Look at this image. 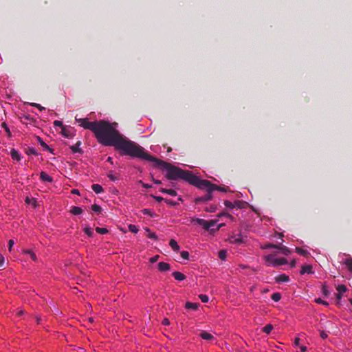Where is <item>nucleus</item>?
<instances>
[{
  "mask_svg": "<svg viewBox=\"0 0 352 352\" xmlns=\"http://www.w3.org/2000/svg\"><path fill=\"white\" fill-rule=\"evenodd\" d=\"M93 132L100 144L114 146L116 150L121 151L124 155L131 157H138L143 148L135 142L121 135L113 125L107 121H97Z\"/></svg>",
  "mask_w": 352,
  "mask_h": 352,
  "instance_id": "obj_1",
  "label": "nucleus"
},
{
  "mask_svg": "<svg viewBox=\"0 0 352 352\" xmlns=\"http://www.w3.org/2000/svg\"><path fill=\"white\" fill-rule=\"evenodd\" d=\"M137 158L155 162V165L156 166H161L163 169L166 170L167 173L166 177L169 180H177L180 179L197 187L200 179L197 176L193 175L189 170H182L179 167L175 166L168 162L151 155L149 153L146 152L144 148L142 149L140 155H138Z\"/></svg>",
  "mask_w": 352,
  "mask_h": 352,
  "instance_id": "obj_2",
  "label": "nucleus"
},
{
  "mask_svg": "<svg viewBox=\"0 0 352 352\" xmlns=\"http://www.w3.org/2000/svg\"><path fill=\"white\" fill-rule=\"evenodd\" d=\"M265 260L266 262V265L267 266H279L282 265H285L287 263V261L285 258H277L275 257L274 254H269L265 256Z\"/></svg>",
  "mask_w": 352,
  "mask_h": 352,
  "instance_id": "obj_3",
  "label": "nucleus"
},
{
  "mask_svg": "<svg viewBox=\"0 0 352 352\" xmlns=\"http://www.w3.org/2000/svg\"><path fill=\"white\" fill-rule=\"evenodd\" d=\"M206 187H210V190L212 192L214 190H219L221 192H228L230 190L229 187L228 186H219L215 184H212L210 183V182L208 180H202L199 179V184L197 185V188H206Z\"/></svg>",
  "mask_w": 352,
  "mask_h": 352,
  "instance_id": "obj_4",
  "label": "nucleus"
},
{
  "mask_svg": "<svg viewBox=\"0 0 352 352\" xmlns=\"http://www.w3.org/2000/svg\"><path fill=\"white\" fill-rule=\"evenodd\" d=\"M77 122L79 123V125L83 127L85 129H89L94 131L95 126L97 124V121L95 122H89L87 118H80L76 119Z\"/></svg>",
  "mask_w": 352,
  "mask_h": 352,
  "instance_id": "obj_5",
  "label": "nucleus"
},
{
  "mask_svg": "<svg viewBox=\"0 0 352 352\" xmlns=\"http://www.w3.org/2000/svg\"><path fill=\"white\" fill-rule=\"evenodd\" d=\"M199 188L200 189H203V190H206L207 192L204 196L197 197L195 199V203L196 204H199V203H201V202H206V201H209V200H210L212 199V191L210 190V187Z\"/></svg>",
  "mask_w": 352,
  "mask_h": 352,
  "instance_id": "obj_6",
  "label": "nucleus"
},
{
  "mask_svg": "<svg viewBox=\"0 0 352 352\" xmlns=\"http://www.w3.org/2000/svg\"><path fill=\"white\" fill-rule=\"evenodd\" d=\"M336 289L338 291V293L336 294V300H337L336 304L338 306H340V305H341L340 300L342 299V294L346 292L347 288L344 285H339L337 286Z\"/></svg>",
  "mask_w": 352,
  "mask_h": 352,
  "instance_id": "obj_7",
  "label": "nucleus"
},
{
  "mask_svg": "<svg viewBox=\"0 0 352 352\" xmlns=\"http://www.w3.org/2000/svg\"><path fill=\"white\" fill-rule=\"evenodd\" d=\"M21 253L24 255H28L31 260L34 262L38 261V257L33 250L23 248L21 250Z\"/></svg>",
  "mask_w": 352,
  "mask_h": 352,
  "instance_id": "obj_8",
  "label": "nucleus"
},
{
  "mask_svg": "<svg viewBox=\"0 0 352 352\" xmlns=\"http://www.w3.org/2000/svg\"><path fill=\"white\" fill-rule=\"evenodd\" d=\"M54 126L57 133H60L63 134L64 136H66L65 128L61 121L55 120L54 122Z\"/></svg>",
  "mask_w": 352,
  "mask_h": 352,
  "instance_id": "obj_9",
  "label": "nucleus"
},
{
  "mask_svg": "<svg viewBox=\"0 0 352 352\" xmlns=\"http://www.w3.org/2000/svg\"><path fill=\"white\" fill-rule=\"evenodd\" d=\"M25 202L28 205H30L33 208H36L38 206L37 200L34 197H26Z\"/></svg>",
  "mask_w": 352,
  "mask_h": 352,
  "instance_id": "obj_10",
  "label": "nucleus"
},
{
  "mask_svg": "<svg viewBox=\"0 0 352 352\" xmlns=\"http://www.w3.org/2000/svg\"><path fill=\"white\" fill-rule=\"evenodd\" d=\"M198 335L200 338H201L202 339H204L205 340L210 341V340H212L214 339V336L211 333H210L206 331H200V332Z\"/></svg>",
  "mask_w": 352,
  "mask_h": 352,
  "instance_id": "obj_11",
  "label": "nucleus"
},
{
  "mask_svg": "<svg viewBox=\"0 0 352 352\" xmlns=\"http://www.w3.org/2000/svg\"><path fill=\"white\" fill-rule=\"evenodd\" d=\"M190 222L193 223H196L199 226H201L206 230L207 221H206L203 219L193 217V218H191Z\"/></svg>",
  "mask_w": 352,
  "mask_h": 352,
  "instance_id": "obj_12",
  "label": "nucleus"
},
{
  "mask_svg": "<svg viewBox=\"0 0 352 352\" xmlns=\"http://www.w3.org/2000/svg\"><path fill=\"white\" fill-rule=\"evenodd\" d=\"M157 268H158L159 271H160L162 272H167V271L170 270V265L168 263H165V262H160L157 264Z\"/></svg>",
  "mask_w": 352,
  "mask_h": 352,
  "instance_id": "obj_13",
  "label": "nucleus"
},
{
  "mask_svg": "<svg viewBox=\"0 0 352 352\" xmlns=\"http://www.w3.org/2000/svg\"><path fill=\"white\" fill-rule=\"evenodd\" d=\"M81 142L78 141L74 145L70 146V149L73 153H82V149L80 148Z\"/></svg>",
  "mask_w": 352,
  "mask_h": 352,
  "instance_id": "obj_14",
  "label": "nucleus"
},
{
  "mask_svg": "<svg viewBox=\"0 0 352 352\" xmlns=\"http://www.w3.org/2000/svg\"><path fill=\"white\" fill-rule=\"evenodd\" d=\"M314 272L312 271V266L310 265H303L302 266L300 274H313Z\"/></svg>",
  "mask_w": 352,
  "mask_h": 352,
  "instance_id": "obj_15",
  "label": "nucleus"
},
{
  "mask_svg": "<svg viewBox=\"0 0 352 352\" xmlns=\"http://www.w3.org/2000/svg\"><path fill=\"white\" fill-rule=\"evenodd\" d=\"M276 249L279 250L280 252L285 255H288L291 253L290 250L282 244H278Z\"/></svg>",
  "mask_w": 352,
  "mask_h": 352,
  "instance_id": "obj_16",
  "label": "nucleus"
},
{
  "mask_svg": "<svg viewBox=\"0 0 352 352\" xmlns=\"http://www.w3.org/2000/svg\"><path fill=\"white\" fill-rule=\"evenodd\" d=\"M173 276L179 281H182L186 279V276L179 272H174L172 274Z\"/></svg>",
  "mask_w": 352,
  "mask_h": 352,
  "instance_id": "obj_17",
  "label": "nucleus"
},
{
  "mask_svg": "<svg viewBox=\"0 0 352 352\" xmlns=\"http://www.w3.org/2000/svg\"><path fill=\"white\" fill-rule=\"evenodd\" d=\"M40 178L43 182H52L53 179L51 176L48 175L46 173L42 171L40 174Z\"/></svg>",
  "mask_w": 352,
  "mask_h": 352,
  "instance_id": "obj_18",
  "label": "nucleus"
},
{
  "mask_svg": "<svg viewBox=\"0 0 352 352\" xmlns=\"http://www.w3.org/2000/svg\"><path fill=\"white\" fill-rule=\"evenodd\" d=\"M276 282L283 283L288 282L289 280V276L286 274H280L275 278Z\"/></svg>",
  "mask_w": 352,
  "mask_h": 352,
  "instance_id": "obj_19",
  "label": "nucleus"
},
{
  "mask_svg": "<svg viewBox=\"0 0 352 352\" xmlns=\"http://www.w3.org/2000/svg\"><path fill=\"white\" fill-rule=\"evenodd\" d=\"M240 204L241 202L240 201H235V203H232L231 201H224V205L227 207V208H234L235 206H237L239 208L241 207L240 206Z\"/></svg>",
  "mask_w": 352,
  "mask_h": 352,
  "instance_id": "obj_20",
  "label": "nucleus"
},
{
  "mask_svg": "<svg viewBox=\"0 0 352 352\" xmlns=\"http://www.w3.org/2000/svg\"><path fill=\"white\" fill-rule=\"evenodd\" d=\"M10 154H11V157H12V160H16V161H20V160H21L20 155L14 148H12L11 150Z\"/></svg>",
  "mask_w": 352,
  "mask_h": 352,
  "instance_id": "obj_21",
  "label": "nucleus"
},
{
  "mask_svg": "<svg viewBox=\"0 0 352 352\" xmlns=\"http://www.w3.org/2000/svg\"><path fill=\"white\" fill-rule=\"evenodd\" d=\"M91 189L97 194L101 193L104 191L103 188L99 184H93Z\"/></svg>",
  "mask_w": 352,
  "mask_h": 352,
  "instance_id": "obj_22",
  "label": "nucleus"
},
{
  "mask_svg": "<svg viewBox=\"0 0 352 352\" xmlns=\"http://www.w3.org/2000/svg\"><path fill=\"white\" fill-rule=\"evenodd\" d=\"M169 245L175 252L179 251V246L178 245V244L175 240L170 239V241L169 242Z\"/></svg>",
  "mask_w": 352,
  "mask_h": 352,
  "instance_id": "obj_23",
  "label": "nucleus"
},
{
  "mask_svg": "<svg viewBox=\"0 0 352 352\" xmlns=\"http://www.w3.org/2000/svg\"><path fill=\"white\" fill-rule=\"evenodd\" d=\"M160 191L162 193H166V194L170 195L171 196H176L177 195V192L173 189L161 188Z\"/></svg>",
  "mask_w": 352,
  "mask_h": 352,
  "instance_id": "obj_24",
  "label": "nucleus"
},
{
  "mask_svg": "<svg viewBox=\"0 0 352 352\" xmlns=\"http://www.w3.org/2000/svg\"><path fill=\"white\" fill-rule=\"evenodd\" d=\"M82 210L80 207L73 206L71 208L70 212L74 215L80 214Z\"/></svg>",
  "mask_w": 352,
  "mask_h": 352,
  "instance_id": "obj_25",
  "label": "nucleus"
},
{
  "mask_svg": "<svg viewBox=\"0 0 352 352\" xmlns=\"http://www.w3.org/2000/svg\"><path fill=\"white\" fill-rule=\"evenodd\" d=\"M185 307L188 309L196 310L198 308V304L187 302L185 305Z\"/></svg>",
  "mask_w": 352,
  "mask_h": 352,
  "instance_id": "obj_26",
  "label": "nucleus"
},
{
  "mask_svg": "<svg viewBox=\"0 0 352 352\" xmlns=\"http://www.w3.org/2000/svg\"><path fill=\"white\" fill-rule=\"evenodd\" d=\"M230 242L231 243L240 244V243H243V239L240 236H239V237L232 236L230 239Z\"/></svg>",
  "mask_w": 352,
  "mask_h": 352,
  "instance_id": "obj_27",
  "label": "nucleus"
},
{
  "mask_svg": "<svg viewBox=\"0 0 352 352\" xmlns=\"http://www.w3.org/2000/svg\"><path fill=\"white\" fill-rule=\"evenodd\" d=\"M146 232H148L147 236L151 239L157 240V236L154 232H151L150 229L148 228H145Z\"/></svg>",
  "mask_w": 352,
  "mask_h": 352,
  "instance_id": "obj_28",
  "label": "nucleus"
},
{
  "mask_svg": "<svg viewBox=\"0 0 352 352\" xmlns=\"http://www.w3.org/2000/svg\"><path fill=\"white\" fill-rule=\"evenodd\" d=\"M296 252H298L299 254L307 256L309 254V253L300 248H296Z\"/></svg>",
  "mask_w": 352,
  "mask_h": 352,
  "instance_id": "obj_29",
  "label": "nucleus"
},
{
  "mask_svg": "<svg viewBox=\"0 0 352 352\" xmlns=\"http://www.w3.org/2000/svg\"><path fill=\"white\" fill-rule=\"evenodd\" d=\"M344 264L346 265L348 270L352 272V258H349L344 261Z\"/></svg>",
  "mask_w": 352,
  "mask_h": 352,
  "instance_id": "obj_30",
  "label": "nucleus"
},
{
  "mask_svg": "<svg viewBox=\"0 0 352 352\" xmlns=\"http://www.w3.org/2000/svg\"><path fill=\"white\" fill-rule=\"evenodd\" d=\"M272 299L275 301V302H278L280 300V298H281V295L280 293H274L272 296H271Z\"/></svg>",
  "mask_w": 352,
  "mask_h": 352,
  "instance_id": "obj_31",
  "label": "nucleus"
},
{
  "mask_svg": "<svg viewBox=\"0 0 352 352\" xmlns=\"http://www.w3.org/2000/svg\"><path fill=\"white\" fill-rule=\"evenodd\" d=\"M272 329H273V326L272 324H269L263 327V331L267 334H269Z\"/></svg>",
  "mask_w": 352,
  "mask_h": 352,
  "instance_id": "obj_32",
  "label": "nucleus"
},
{
  "mask_svg": "<svg viewBox=\"0 0 352 352\" xmlns=\"http://www.w3.org/2000/svg\"><path fill=\"white\" fill-rule=\"evenodd\" d=\"M91 210L95 212L100 213L102 211V208L97 204H94L91 206Z\"/></svg>",
  "mask_w": 352,
  "mask_h": 352,
  "instance_id": "obj_33",
  "label": "nucleus"
},
{
  "mask_svg": "<svg viewBox=\"0 0 352 352\" xmlns=\"http://www.w3.org/2000/svg\"><path fill=\"white\" fill-rule=\"evenodd\" d=\"M216 223H217V221H215V220L207 221L206 230H208L212 226H214L216 224Z\"/></svg>",
  "mask_w": 352,
  "mask_h": 352,
  "instance_id": "obj_34",
  "label": "nucleus"
},
{
  "mask_svg": "<svg viewBox=\"0 0 352 352\" xmlns=\"http://www.w3.org/2000/svg\"><path fill=\"white\" fill-rule=\"evenodd\" d=\"M129 231H131L133 233H137L139 230L138 226L135 225L130 224L128 226Z\"/></svg>",
  "mask_w": 352,
  "mask_h": 352,
  "instance_id": "obj_35",
  "label": "nucleus"
},
{
  "mask_svg": "<svg viewBox=\"0 0 352 352\" xmlns=\"http://www.w3.org/2000/svg\"><path fill=\"white\" fill-rule=\"evenodd\" d=\"M96 231L99 233V234H106L108 232V230L107 229L104 228H96Z\"/></svg>",
  "mask_w": 352,
  "mask_h": 352,
  "instance_id": "obj_36",
  "label": "nucleus"
},
{
  "mask_svg": "<svg viewBox=\"0 0 352 352\" xmlns=\"http://www.w3.org/2000/svg\"><path fill=\"white\" fill-rule=\"evenodd\" d=\"M227 256V252L226 250H221L219 252V256L221 260H225Z\"/></svg>",
  "mask_w": 352,
  "mask_h": 352,
  "instance_id": "obj_37",
  "label": "nucleus"
},
{
  "mask_svg": "<svg viewBox=\"0 0 352 352\" xmlns=\"http://www.w3.org/2000/svg\"><path fill=\"white\" fill-rule=\"evenodd\" d=\"M199 298L203 302H208L209 300V298L207 295L205 294H200L199 296Z\"/></svg>",
  "mask_w": 352,
  "mask_h": 352,
  "instance_id": "obj_38",
  "label": "nucleus"
},
{
  "mask_svg": "<svg viewBox=\"0 0 352 352\" xmlns=\"http://www.w3.org/2000/svg\"><path fill=\"white\" fill-rule=\"evenodd\" d=\"M85 232L89 236H91L93 235V231L91 228L87 227L84 229Z\"/></svg>",
  "mask_w": 352,
  "mask_h": 352,
  "instance_id": "obj_39",
  "label": "nucleus"
},
{
  "mask_svg": "<svg viewBox=\"0 0 352 352\" xmlns=\"http://www.w3.org/2000/svg\"><path fill=\"white\" fill-rule=\"evenodd\" d=\"M180 254L184 259L187 260L189 258V253L187 251H182L181 252Z\"/></svg>",
  "mask_w": 352,
  "mask_h": 352,
  "instance_id": "obj_40",
  "label": "nucleus"
},
{
  "mask_svg": "<svg viewBox=\"0 0 352 352\" xmlns=\"http://www.w3.org/2000/svg\"><path fill=\"white\" fill-rule=\"evenodd\" d=\"M142 212L144 214H146V215H148L150 217H153V212L149 210V209H143L142 210Z\"/></svg>",
  "mask_w": 352,
  "mask_h": 352,
  "instance_id": "obj_41",
  "label": "nucleus"
},
{
  "mask_svg": "<svg viewBox=\"0 0 352 352\" xmlns=\"http://www.w3.org/2000/svg\"><path fill=\"white\" fill-rule=\"evenodd\" d=\"M315 302L318 304H322L325 306L329 305V303L327 301H324V300H322L321 298H316Z\"/></svg>",
  "mask_w": 352,
  "mask_h": 352,
  "instance_id": "obj_42",
  "label": "nucleus"
},
{
  "mask_svg": "<svg viewBox=\"0 0 352 352\" xmlns=\"http://www.w3.org/2000/svg\"><path fill=\"white\" fill-rule=\"evenodd\" d=\"M39 141L41 142V146L46 150L49 151H52V149L49 147V146L45 143L43 141H42L40 138H39Z\"/></svg>",
  "mask_w": 352,
  "mask_h": 352,
  "instance_id": "obj_43",
  "label": "nucleus"
},
{
  "mask_svg": "<svg viewBox=\"0 0 352 352\" xmlns=\"http://www.w3.org/2000/svg\"><path fill=\"white\" fill-rule=\"evenodd\" d=\"M5 264V257L0 253V268L3 267Z\"/></svg>",
  "mask_w": 352,
  "mask_h": 352,
  "instance_id": "obj_44",
  "label": "nucleus"
},
{
  "mask_svg": "<svg viewBox=\"0 0 352 352\" xmlns=\"http://www.w3.org/2000/svg\"><path fill=\"white\" fill-rule=\"evenodd\" d=\"M164 201L168 204V205L170 206H176L177 205V202L173 201V200H170V199H164Z\"/></svg>",
  "mask_w": 352,
  "mask_h": 352,
  "instance_id": "obj_45",
  "label": "nucleus"
},
{
  "mask_svg": "<svg viewBox=\"0 0 352 352\" xmlns=\"http://www.w3.org/2000/svg\"><path fill=\"white\" fill-rule=\"evenodd\" d=\"M322 293L325 296H329L330 294L329 291L325 285H323L322 287Z\"/></svg>",
  "mask_w": 352,
  "mask_h": 352,
  "instance_id": "obj_46",
  "label": "nucleus"
},
{
  "mask_svg": "<svg viewBox=\"0 0 352 352\" xmlns=\"http://www.w3.org/2000/svg\"><path fill=\"white\" fill-rule=\"evenodd\" d=\"M158 258H159V256H158V255H155V256H154L151 257V258L149 259V261H150V262H151V263H154L157 262V261L158 260Z\"/></svg>",
  "mask_w": 352,
  "mask_h": 352,
  "instance_id": "obj_47",
  "label": "nucleus"
},
{
  "mask_svg": "<svg viewBox=\"0 0 352 352\" xmlns=\"http://www.w3.org/2000/svg\"><path fill=\"white\" fill-rule=\"evenodd\" d=\"M277 246L278 245H274V244H272V243H268L267 245H265V246L264 247V248H277Z\"/></svg>",
  "mask_w": 352,
  "mask_h": 352,
  "instance_id": "obj_48",
  "label": "nucleus"
},
{
  "mask_svg": "<svg viewBox=\"0 0 352 352\" xmlns=\"http://www.w3.org/2000/svg\"><path fill=\"white\" fill-rule=\"evenodd\" d=\"M216 210V206H211L209 208H206V211L209 212H214Z\"/></svg>",
  "mask_w": 352,
  "mask_h": 352,
  "instance_id": "obj_49",
  "label": "nucleus"
},
{
  "mask_svg": "<svg viewBox=\"0 0 352 352\" xmlns=\"http://www.w3.org/2000/svg\"><path fill=\"white\" fill-rule=\"evenodd\" d=\"M13 245H14V241L10 239L8 241V250H9L10 252L12 251V248Z\"/></svg>",
  "mask_w": 352,
  "mask_h": 352,
  "instance_id": "obj_50",
  "label": "nucleus"
},
{
  "mask_svg": "<svg viewBox=\"0 0 352 352\" xmlns=\"http://www.w3.org/2000/svg\"><path fill=\"white\" fill-rule=\"evenodd\" d=\"M222 216H226L230 219H232V215L228 213H226V212H222V213H220L219 214H218V217H222Z\"/></svg>",
  "mask_w": 352,
  "mask_h": 352,
  "instance_id": "obj_51",
  "label": "nucleus"
},
{
  "mask_svg": "<svg viewBox=\"0 0 352 352\" xmlns=\"http://www.w3.org/2000/svg\"><path fill=\"white\" fill-rule=\"evenodd\" d=\"M328 336V334L324 331H320V337L322 338V339H325L327 338Z\"/></svg>",
  "mask_w": 352,
  "mask_h": 352,
  "instance_id": "obj_52",
  "label": "nucleus"
},
{
  "mask_svg": "<svg viewBox=\"0 0 352 352\" xmlns=\"http://www.w3.org/2000/svg\"><path fill=\"white\" fill-rule=\"evenodd\" d=\"M153 198L158 202H160L162 201H164V198L159 196H153Z\"/></svg>",
  "mask_w": 352,
  "mask_h": 352,
  "instance_id": "obj_53",
  "label": "nucleus"
},
{
  "mask_svg": "<svg viewBox=\"0 0 352 352\" xmlns=\"http://www.w3.org/2000/svg\"><path fill=\"white\" fill-rule=\"evenodd\" d=\"M162 324L164 325H169L170 324V322H169V320L168 318H164L163 320H162Z\"/></svg>",
  "mask_w": 352,
  "mask_h": 352,
  "instance_id": "obj_54",
  "label": "nucleus"
},
{
  "mask_svg": "<svg viewBox=\"0 0 352 352\" xmlns=\"http://www.w3.org/2000/svg\"><path fill=\"white\" fill-rule=\"evenodd\" d=\"M140 182L142 184V186L145 188H151L152 186L151 185L144 184L142 181H140Z\"/></svg>",
  "mask_w": 352,
  "mask_h": 352,
  "instance_id": "obj_55",
  "label": "nucleus"
},
{
  "mask_svg": "<svg viewBox=\"0 0 352 352\" xmlns=\"http://www.w3.org/2000/svg\"><path fill=\"white\" fill-rule=\"evenodd\" d=\"M108 177H109L111 180H112V181H115V180H116V179H117V178H116V177H114L112 174H109V175H108Z\"/></svg>",
  "mask_w": 352,
  "mask_h": 352,
  "instance_id": "obj_56",
  "label": "nucleus"
},
{
  "mask_svg": "<svg viewBox=\"0 0 352 352\" xmlns=\"http://www.w3.org/2000/svg\"><path fill=\"white\" fill-rule=\"evenodd\" d=\"M152 181H153L155 184H162V182H161L160 180L155 179H154L153 177H152Z\"/></svg>",
  "mask_w": 352,
  "mask_h": 352,
  "instance_id": "obj_57",
  "label": "nucleus"
},
{
  "mask_svg": "<svg viewBox=\"0 0 352 352\" xmlns=\"http://www.w3.org/2000/svg\"><path fill=\"white\" fill-rule=\"evenodd\" d=\"M32 105H33L34 107H37V108H38V109H39L40 110H42V109H44V108H43V107H42L39 104H36V103H34V104H33Z\"/></svg>",
  "mask_w": 352,
  "mask_h": 352,
  "instance_id": "obj_58",
  "label": "nucleus"
},
{
  "mask_svg": "<svg viewBox=\"0 0 352 352\" xmlns=\"http://www.w3.org/2000/svg\"><path fill=\"white\" fill-rule=\"evenodd\" d=\"M296 260H294H294H292V261H291V263H290V265H291V267H295V265H296Z\"/></svg>",
  "mask_w": 352,
  "mask_h": 352,
  "instance_id": "obj_59",
  "label": "nucleus"
},
{
  "mask_svg": "<svg viewBox=\"0 0 352 352\" xmlns=\"http://www.w3.org/2000/svg\"><path fill=\"white\" fill-rule=\"evenodd\" d=\"M71 192H72V194H76V195H78V194H79V191H78V190H77V189H73V190L71 191Z\"/></svg>",
  "mask_w": 352,
  "mask_h": 352,
  "instance_id": "obj_60",
  "label": "nucleus"
},
{
  "mask_svg": "<svg viewBox=\"0 0 352 352\" xmlns=\"http://www.w3.org/2000/svg\"><path fill=\"white\" fill-rule=\"evenodd\" d=\"M301 352H305L307 351V347L305 346L302 345L300 346Z\"/></svg>",
  "mask_w": 352,
  "mask_h": 352,
  "instance_id": "obj_61",
  "label": "nucleus"
},
{
  "mask_svg": "<svg viewBox=\"0 0 352 352\" xmlns=\"http://www.w3.org/2000/svg\"><path fill=\"white\" fill-rule=\"evenodd\" d=\"M299 342H300V339L298 338H296L294 340V344L295 345H298L299 344Z\"/></svg>",
  "mask_w": 352,
  "mask_h": 352,
  "instance_id": "obj_62",
  "label": "nucleus"
},
{
  "mask_svg": "<svg viewBox=\"0 0 352 352\" xmlns=\"http://www.w3.org/2000/svg\"><path fill=\"white\" fill-rule=\"evenodd\" d=\"M23 314V311H22V310H20V311H19L16 313V316H22Z\"/></svg>",
  "mask_w": 352,
  "mask_h": 352,
  "instance_id": "obj_63",
  "label": "nucleus"
},
{
  "mask_svg": "<svg viewBox=\"0 0 352 352\" xmlns=\"http://www.w3.org/2000/svg\"><path fill=\"white\" fill-rule=\"evenodd\" d=\"M36 321L37 324H39L41 322V318L39 317H36Z\"/></svg>",
  "mask_w": 352,
  "mask_h": 352,
  "instance_id": "obj_64",
  "label": "nucleus"
}]
</instances>
